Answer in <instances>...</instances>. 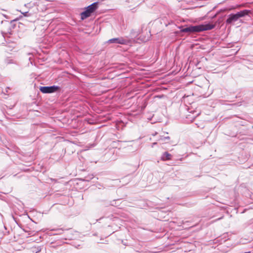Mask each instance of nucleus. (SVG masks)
<instances>
[{"mask_svg": "<svg viewBox=\"0 0 253 253\" xmlns=\"http://www.w3.org/2000/svg\"><path fill=\"white\" fill-rule=\"evenodd\" d=\"M164 136H161V137L158 139V140L159 141H165V139H164Z\"/></svg>", "mask_w": 253, "mask_h": 253, "instance_id": "6e6552de", "label": "nucleus"}, {"mask_svg": "<svg viewBox=\"0 0 253 253\" xmlns=\"http://www.w3.org/2000/svg\"><path fill=\"white\" fill-rule=\"evenodd\" d=\"M98 6V2H95L89 5L85 8V10L81 13V19L84 20L89 17L91 13H93Z\"/></svg>", "mask_w": 253, "mask_h": 253, "instance_id": "7ed1b4c3", "label": "nucleus"}, {"mask_svg": "<svg viewBox=\"0 0 253 253\" xmlns=\"http://www.w3.org/2000/svg\"><path fill=\"white\" fill-rule=\"evenodd\" d=\"M215 26V24L207 23L182 28L180 31L182 33H199L204 31L210 30L213 29Z\"/></svg>", "mask_w": 253, "mask_h": 253, "instance_id": "f257e3e1", "label": "nucleus"}, {"mask_svg": "<svg viewBox=\"0 0 253 253\" xmlns=\"http://www.w3.org/2000/svg\"><path fill=\"white\" fill-rule=\"evenodd\" d=\"M251 13V11L247 9L241 10L236 13H231L228 16V18L226 20V24H234L236 22L238 21L240 18L249 15Z\"/></svg>", "mask_w": 253, "mask_h": 253, "instance_id": "f03ea898", "label": "nucleus"}, {"mask_svg": "<svg viewBox=\"0 0 253 253\" xmlns=\"http://www.w3.org/2000/svg\"><path fill=\"white\" fill-rule=\"evenodd\" d=\"M156 144H157V142L153 143L152 144V147H153L154 146V145H155Z\"/></svg>", "mask_w": 253, "mask_h": 253, "instance_id": "9d476101", "label": "nucleus"}, {"mask_svg": "<svg viewBox=\"0 0 253 253\" xmlns=\"http://www.w3.org/2000/svg\"><path fill=\"white\" fill-rule=\"evenodd\" d=\"M156 134H157V132H156L155 133L153 134V136H155V135H156Z\"/></svg>", "mask_w": 253, "mask_h": 253, "instance_id": "f8f14e48", "label": "nucleus"}, {"mask_svg": "<svg viewBox=\"0 0 253 253\" xmlns=\"http://www.w3.org/2000/svg\"><path fill=\"white\" fill-rule=\"evenodd\" d=\"M222 218H223V216H222V217H221L220 218H218V219H216L215 221L219 220H220V219H221Z\"/></svg>", "mask_w": 253, "mask_h": 253, "instance_id": "9b49d317", "label": "nucleus"}, {"mask_svg": "<svg viewBox=\"0 0 253 253\" xmlns=\"http://www.w3.org/2000/svg\"><path fill=\"white\" fill-rule=\"evenodd\" d=\"M22 14H23V15L24 16H26V17L29 16L30 15V14H29L28 12H25L22 13Z\"/></svg>", "mask_w": 253, "mask_h": 253, "instance_id": "0eeeda50", "label": "nucleus"}, {"mask_svg": "<svg viewBox=\"0 0 253 253\" xmlns=\"http://www.w3.org/2000/svg\"><path fill=\"white\" fill-rule=\"evenodd\" d=\"M171 157L172 156L168 152H165L163 154L161 157V160L164 161L170 160L171 159Z\"/></svg>", "mask_w": 253, "mask_h": 253, "instance_id": "423d86ee", "label": "nucleus"}, {"mask_svg": "<svg viewBox=\"0 0 253 253\" xmlns=\"http://www.w3.org/2000/svg\"><path fill=\"white\" fill-rule=\"evenodd\" d=\"M129 41L123 37L113 38L108 40V42L110 43H119L121 44H127Z\"/></svg>", "mask_w": 253, "mask_h": 253, "instance_id": "39448f33", "label": "nucleus"}, {"mask_svg": "<svg viewBox=\"0 0 253 253\" xmlns=\"http://www.w3.org/2000/svg\"><path fill=\"white\" fill-rule=\"evenodd\" d=\"M164 139H165V140L166 139H168V140H169L170 139L169 137V136H166V137H164Z\"/></svg>", "mask_w": 253, "mask_h": 253, "instance_id": "1a4fd4ad", "label": "nucleus"}, {"mask_svg": "<svg viewBox=\"0 0 253 253\" xmlns=\"http://www.w3.org/2000/svg\"><path fill=\"white\" fill-rule=\"evenodd\" d=\"M250 253V252H245V253Z\"/></svg>", "mask_w": 253, "mask_h": 253, "instance_id": "ddd939ff", "label": "nucleus"}, {"mask_svg": "<svg viewBox=\"0 0 253 253\" xmlns=\"http://www.w3.org/2000/svg\"><path fill=\"white\" fill-rule=\"evenodd\" d=\"M58 89V86L53 85L50 86H41L40 90L43 93H50L56 91Z\"/></svg>", "mask_w": 253, "mask_h": 253, "instance_id": "20e7f679", "label": "nucleus"}]
</instances>
